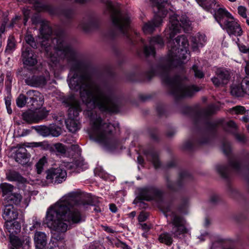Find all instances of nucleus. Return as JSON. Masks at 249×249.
I'll use <instances>...</instances> for the list:
<instances>
[{"instance_id":"obj_1","label":"nucleus","mask_w":249,"mask_h":249,"mask_svg":"<svg viewBox=\"0 0 249 249\" xmlns=\"http://www.w3.org/2000/svg\"><path fill=\"white\" fill-rule=\"evenodd\" d=\"M40 32L42 38L41 47L50 59L51 67H57L64 59L71 63L68 82L71 90L79 92L87 107L84 113L90 120V137L106 146H111L116 142L112 136L114 127L109 123L103 122L94 109L97 107L101 111L117 113L119 111L117 99L111 91L102 90L94 85L91 75L76 59L75 52L66 42L64 33L52 35V30L47 22L42 23Z\"/></svg>"},{"instance_id":"obj_2","label":"nucleus","mask_w":249,"mask_h":249,"mask_svg":"<svg viewBox=\"0 0 249 249\" xmlns=\"http://www.w3.org/2000/svg\"><path fill=\"white\" fill-rule=\"evenodd\" d=\"M191 25L190 20L185 15L174 14L170 16L169 29L165 30L167 38L170 39L167 44L169 49L167 55L160 60L155 70L152 69L147 72L149 79L154 75H159L162 82L168 86L170 94L176 98L191 96L201 89L194 85H186L185 77L178 75L171 77L173 68L178 66L182 67L183 61L189 56L188 41L185 36L181 35L175 39L173 38L180 33L181 28L185 32L189 31Z\"/></svg>"},{"instance_id":"obj_3","label":"nucleus","mask_w":249,"mask_h":249,"mask_svg":"<svg viewBox=\"0 0 249 249\" xmlns=\"http://www.w3.org/2000/svg\"><path fill=\"white\" fill-rule=\"evenodd\" d=\"M91 205V202L82 199L76 192H71L61 198L47 210L46 224L54 232L52 238L62 241L64 233L71 226L84 221L82 209Z\"/></svg>"},{"instance_id":"obj_4","label":"nucleus","mask_w":249,"mask_h":249,"mask_svg":"<svg viewBox=\"0 0 249 249\" xmlns=\"http://www.w3.org/2000/svg\"><path fill=\"white\" fill-rule=\"evenodd\" d=\"M106 5V12L110 14L114 26L119 32L132 42L131 37V29L130 26V16L127 13L122 12L110 0H102Z\"/></svg>"},{"instance_id":"obj_5","label":"nucleus","mask_w":249,"mask_h":249,"mask_svg":"<svg viewBox=\"0 0 249 249\" xmlns=\"http://www.w3.org/2000/svg\"><path fill=\"white\" fill-rule=\"evenodd\" d=\"M186 224V221L182 216L176 213L173 214L171 220L168 223L171 234L167 232L160 234L158 238L159 241L170 246L173 242L172 236L175 238L178 239L184 237L189 231Z\"/></svg>"},{"instance_id":"obj_6","label":"nucleus","mask_w":249,"mask_h":249,"mask_svg":"<svg viewBox=\"0 0 249 249\" xmlns=\"http://www.w3.org/2000/svg\"><path fill=\"white\" fill-rule=\"evenodd\" d=\"M63 103L69 107V118L66 121L67 127L70 132L74 133L80 128V123L78 119L79 113L82 111L80 102L74 95H71L66 98Z\"/></svg>"},{"instance_id":"obj_7","label":"nucleus","mask_w":249,"mask_h":249,"mask_svg":"<svg viewBox=\"0 0 249 249\" xmlns=\"http://www.w3.org/2000/svg\"><path fill=\"white\" fill-rule=\"evenodd\" d=\"M222 148L224 154L229 157V166L217 165L216 169L222 178H227L230 174V169L237 173H240L242 170V166L236 157L231 156V147L229 142H224Z\"/></svg>"},{"instance_id":"obj_8","label":"nucleus","mask_w":249,"mask_h":249,"mask_svg":"<svg viewBox=\"0 0 249 249\" xmlns=\"http://www.w3.org/2000/svg\"><path fill=\"white\" fill-rule=\"evenodd\" d=\"M217 109V107L214 105L208 106L207 107L202 110L200 114L197 115V120L196 121V124L203 123L204 122L205 126L208 131H212L215 129V125L214 123L207 120L209 116L214 113Z\"/></svg>"},{"instance_id":"obj_9","label":"nucleus","mask_w":249,"mask_h":249,"mask_svg":"<svg viewBox=\"0 0 249 249\" xmlns=\"http://www.w3.org/2000/svg\"><path fill=\"white\" fill-rule=\"evenodd\" d=\"M67 175L66 171L61 167L52 168L47 171L46 178L51 182L60 183L66 180Z\"/></svg>"},{"instance_id":"obj_10","label":"nucleus","mask_w":249,"mask_h":249,"mask_svg":"<svg viewBox=\"0 0 249 249\" xmlns=\"http://www.w3.org/2000/svg\"><path fill=\"white\" fill-rule=\"evenodd\" d=\"M191 178V177L188 172H182L180 173L178 180L176 183L173 182L169 178H167L166 179V187L170 191L177 192Z\"/></svg>"},{"instance_id":"obj_11","label":"nucleus","mask_w":249,"mask_h":249,"mask_svg":"<svg viewBox=\"0 0 249 249\" xmlns=\"http://www.w3.org/2000/svg\"><path fill=\"white\" fill-rule=\"evenodd\" d=\"M231 75L230 72L224 69H218L215 71V75L211 78V81L216 87L227 85L230 81Z\"/></svg>"},{"instance_id":"obj_12","label":"nucleus","mask_w":249,"mask_h":249,"mask_svg":"<svg viewBox=\"0 0 249 249\" xmlns=\"http://www.w3.org/2000/svg\"><path fill=\"white\" fill-rule=\"evenodd\" d=\"M223 29H226L230 36L233 35L240 36L242 35L243 31L237 19L233 16L229 18L228 20L225 21V23L221 26Z\"/></svg>"},{"instance_id":"obj_13","label":"nucleus","mask_w":249,"mask_h":249,"mask_svg":"<svg viewBox=\"0 0 249 249\" xmlns=\"http://www.w3.org/2000/svg\"><path fill=\"white\" fill-rule=\"evenodd\" d=\"M138 197L142 200L150 201L155 197L160 196L161 192L156 187L146 186L138 189Z\"/></svg>"},{"instance_id":"obj_14","label":"nucleus","mask_w":249,"mask_h":249,"mask_svg":"<svg viewBox=\"0 0 249 249\" xmlns=\"http://www.w3.org/2000/svg\"><path fill=\"white\" fill-rule=\"evenodd\" d=\"M9 238L10 242L13 246L12 248L16 249H28L31 244V238L29 236L25 235L19 237L14 234L10 233Z\"/></svg>"},{"instance_id":"obj_15","label":"nucleus","mask_w":249,"mask_h":249,"mask_svg":"<svg viewBox=\"0 0 249 249\" xmlns=\"http://www.w3.org/2000/svg\"><path fill=\"white\" fill-rule=\"evenodd\" d=\"M165 16H163L160 13L157 12L153 19L151 21L145 23L142 27L143 33L147 34L152 33L156 27L160 25L162 22V19Z\"/></svg>"},{"instance_id":"obj_16","label":"nucleus","mask_w":249,"mask_h":249,"mask_svg":"<svg viewBox=\"0 0 249 249\" xmlns=\"http://www.w3.org/2000/svg\"><path fill=\"white\" fill-rule=\"evenodd\" d=\"M5 199L8 204H15L21 208H26L30 201V198L28 197L25 198L23 200L21 195L18 193H13L5 197Z\"/></svg>"},{"instance_id":"obj_17","label":"nucleus","mask_w":249,"mask_h":249,"mask_svg":"<svg viewBox=\"0 0 249 249\" xmlns=\"http://www.w3.org/2000/svg\"><path fill=\"white\" fill-rule=\"evenodd\" d=\"M150 46H145L144 48V53L146 56L155 55V49L154 46H157L158 47H162L164 45V42L162 38L160 36H154L151 38Z\"/></svg>"},{"instance_id":"obj_18","label":"nucleus","mask_w":249,"mask_h":249,"mask_svg":"<svg viewBox=\"0 0 249 249\" xmlns=\"http://www.w3.org/2000/svg\"><path fill=\"white\" fill-rule=\"evenodd\" d=\"M21 57L23 63L25 66H34L37 62L36 55L29 47H26L23 49Z\"/></svg>"},{"instance_id":"obj_19","label":"nucleus","mask_w":249,"mask_h":249,"mask_svg":"<svg viewBox=\"0 0 249 249\" xmlns=\"http://www.w3.org/2000/svg\"><path fill=\"white\" fill-rule=\"evenodd\" d=\"M213 11H209L213 14V17L216 21L219 23L220 26H222L225 23V21L228 20L232 16L225 8H218Z\"/></svg>"},{"instance_id":"obj_20","label":"nucleus","mask_w":249,"mask_h":249,"mask_svg":"<svg viewBox=\"0 0 249 249\" xmlns=\"http://www.w3.org/2000/svg\"><path fill=\"white\" fill-rule=\"evenodd\" d=\"M24 144H18L17 147L18 149L16 151L15 155V160L18 163L24 165L29 160L30 155L27 153V150L24 147Z\"/></svg>"},{"instance_id":"obj_21","label":"nucleus","mask_w":249,"mask_h":249,"mask_svg":"<svg viewBox=\"0 0 249 249\" xmlns=\"http://www.w3.org/2000/svg\"><path fill=\"white\" fill-rule=\"evenodd\" d=\"M18 214L17 210L13 205L6 204L3 210L2 217L5 221V223H7L16 220L18 218Z\"/></svg>"},{"instance_id":"obj_22","label":"nucleus","mask_w":249,"mask_h":249,"mask_svg":"<svg viewBox=\"0 0 249 249\" xmlns=\"http://www.w3.org/2000/svg\"><path fill=\"white\" fill-rule=\"evenodd\" d=\"M25 82L29 86L38 87L46 85L47 83V79L42 75H33L31 78L26 79L25 80Z\"/></svg>"},{"instance_id":"obj_23","label":"nucleus","mask_w":249,"mask_h":249,"mask_svg":"<svg viewBox=\"0 0 249 249\" xmlns=\"http://www.w3.org/2000/svg\"><path fill=\"white\" fill-rule=\"evenodd\" d=\"M34 239L36 247L38 249H43L47 244V236L43 232L36 231Z\"/></svg>"},{"instance_id":"obj_24","label":"nucleus","mask_w":249,"mask_h":249,"mask_svg":"<svg viewBox=\"0 0 249 249\" xmlns=\"http://www.w3.org/2000/svg\"><path fill=\"white\" fill-rule=\"evenodd\" d=\"M147 159L151 161L156 169L160 167L161 163L159 159L157 152L153 149H150L144 152Z\"/></svg>"},{"instance_id":"obj_25","label":"nucleus","mask_w":249,"mask_h":249,"mask_svg":"<svg viewBox=\"0 0 249 249\" xmlns=\"http://www.w3.org/2000/svg\"><path fill=\"white\" fill-rule=\"evenodd\" d=\"M197 3L207 11H212L218 6L216 0H196Z\"/></svg>"},{"instance_id":"obj_26","label":"nucleus","mask_w":249,"mask_h":249,"mask_svg":"<svg viewBox=\"0 0 249 249\" xmlns=\"http://www.w3.org/2000/svg\"><path fill=\"white\" fill-rule=\"evenodd\" d=\"M49 149L52 154L56 156H63L66 154L67 151L66 146L59 142L52 145Z\"/></svg>"},{"instance_id":"obj_27","label":"nucleus","mask_w":249,"mask_h":249,"mask_svg":"<svg viewBox=\"0 0 249 249\" xmlns=\"http://www.w3.org/2000/svg\"><path fill=\"white\" fill-rule=\"evenodd\" d=\"M231 93L235 97H243L245 94L242 83L233 82L231 86Z\"/></svg>"},{"instance_id":"obj_28","label":"nucleus","mask_w":249,"mask_h":249,"mask_svg":"<svg viewBox=\"0 0 249 249\" xmlns=\"http://www.w3.org/2000/svg\"><path fill=\"white\" fill-rule=\"evenodd\" d=\"M27 94L30 96V101L33 104L36 103V105L42 106L44 102V98L39 92L36 90H30L28 91Z\"/></svg>"},{"instance_id":"obj_29","label":"nucleus","mask_w":249,"mask_h":249,"mask_svg":"<svg viewBox=\"0 0 249 249\" xmlns=\"http://www.w3.org/2000/svg\"><path fill=\"white\" fill-rule=\"evenodd\" d=\"M7 179L10 181H16L19 183H25L27 182L25 178L19 173L15 171H10L6 174Z\"/></svg>"},{"instance_id":"obj_30","label":"nucleus","mask_w":249,"mask_h":249,"mask_svg":"<svg viewBox=\"0 0 249 249\" xmlns=\"http://www.w3.org/2000/svg\"><path fill=\"white\" fill-rule=\"evenodd\" d=\"M206 41V36L204 35L199 34L197 36L193 37L192 39L193 51H196L198 48L202 47Z\"/></svg>"},{"instance_id":"obj_31","label":"nucleus","mask_w":249,"mask_h":249,"mask_svg":"<svg viewBox=\"0 0 249 249\" xmlns=\"http://www.w3.org/2000/svg\"><path fill=\"white\" fill-rule=\"evenodd\" d=\"M4 227L10 234H17L20 232L21 229L20 224L18 221H15L12 223L11 222L5 223Z\"/></svg>"},{"instance_id":"obj_32","label":"nucleus","mask_w":249,"mask_h":249,"mask_svg":"<svg viewBox=\"0 0 249 249\" xmlns=\"http://www.w3.org/2000/svg\"><path fill=\"white\" fill-rule=\"evenodd\" d=\"M14 188V186L8 183L5 182L0 184V189L1 190L3 196H8L12 194Z\"/></svg>"},{"instance_id":"obj_33","label":"nucleus","mask_w":249,"mask_h":249,"mask_svg":"<svg viewBox=\"0 0 249 249\" xmlns=\"http://www.w3.org/2000/svg\"><path fill=\"white\" fill-rule=\"evenodd\" d=\"M21 116L22 119L26 122L29 124L36 123L34 112L31 111H26L23 112Z\"/></svg>"},{"instance_id":"obj_34","label":"nucleus","mask_w":249,"mask_h":249,"mask_svg":"<svg viewBox=\"0 0 249 249\" xmlns=\"http://www.w3.org/2000/svg\"><path fill=\"white\" fill-rule=\"evenodd\" d=\"M35 129L43 137H48L50 136V125L46 126L45 125H38L34 126Z\"/></svg>"},{"instance_id":"obj_35","label":"nucleus","mask_w":249,"mask_h":249,"mask_svg":"<svg viewBox=\"0 0 249 249\" xmlns=\"http://www.w3.org/2000/svg\"><path fill=\"white\" fill-rule=\"evenodd\" d=\"M50 136L57 137L61 134V129L55 124L50 125Z\"/></svg>"},{"instance_id":"obj_36","label":"nucleus","mask_w":249,"mask_h":249,"mask_svg":"<svg viewBox=\"0 0 249 249\" xmlns=\"http://www.w3.org/2000/svg\"><path fill=\"white\" fill-rule=\"evenodd\" d=\"M48 115V112L43 110H39L37 112H35L36 123H37L45 119Z\"/></svg>"},{"instance_id":"obj_37","label":"nucleus","mask_w":249,"mask_h":249,"mask_svg":"<svg viewBox=\"0 0 249 249\" xmlns=\"http://www.w3.org/2000/svg\"><path fill=\"white\" fill-rule=\"evenodd\" d=\"M16 48V43L13 37H9L7 41V44L6 48V52L11 53Z\"/></svg>"},{"instance_id":"obj_38","label":"nucleus","mask_w":249,"mask_h":249,"mask_svg":"<svg viewBox=\"0 0 249 249\" xmlns=\"http://www.w3.org/2000/svg\"><path fill=\"white\" fill-rule=\"evenodd\" d=\"M25 40L26 42L33 48L36 49L37 48L36 42L32 35L29 34L26 35L25 36Z\"/></svg>"},{"instance_id":"obj_39","label":"nucleus","mask_w":249,"mask_h":249,"mask_svg":"<svg viewBox=\"0 0 249 249\" xmlns=\"http://www.w3.org/2000/svg\"><path fill=\"white\" fill-rule=\"evenodd\" d=\"M30 71L25 68H21L18 70L17 72V76L20 79H27L28 78V75Z\"/></svg>"},{"instance_id":"obj_40","label":"nucleus","mask_w":249,"mask_h":249,"mask_svg":"<svg viewBox=\"0 0 249 249\" xmlns=\"http://www.w3.org/2000/svg\"><path fill=\"white\" fill-rule=\"evenodd\" d=\"M192 70L194 72L195 76L197 78H202L204 76V73L203 72L202 69L198 67L196 65H194L192 68Z\"/></svg>"},{"instance_id":"obj_41","label":"nucleus","mask_w":249,"mask_h":249,"mask_svg":"<svg viewBox=\"0 0 249 249\" xmlns=\"http://www.w3.org/2000/svg\"><path fill=\"white\" fill-rule=\"evenodd\" d=\"M231 112L235 114H245L246 113V110L244 107L236 106L231 109Z\"/></svg>"},{"instance_id":"obj_42","label":"nucleus","mask_w":249,"mask_h":249,"mask_svg":"<svg viewBox=\"0 0 249 249\" xmlns=\"http://www.w3.org/2000/svg\"><path fill=\"white\" fill-rule=\"evenodd\" d=\"M26 102V97L22 94H20L16 100L17 105L18 107H24L25 105Z\"/></svg>"},{"instance_id":"obj_43","label":"nucleus","mask_w":249,"mask_h":249,"mask_svg":"<svg viewBox=\"0 0 249 249\" xmlns=\"http://www.w3.org/2000/svg\"><path fill=\"white\" fill-rule=\"evenodd\" d=\"M46 162V159L45 157L40 159L36 165L37 174H40L43 169L45 163Z\"/></svg>"},{"instance_id":"obj_44","label":"nucleus","mask_w":249,"mask_h":249,"mask_svg":"<svg viewBox=\"0 0 249 249\" xmlns=\"http://www.w3.org/2000/svg\"><path fill=\"white\" fill-rule=\"evenodd\" d=\"M13 74L11 71H7L6 79L5 81V86L7 89H10L12 86L13 80Z\"/></svg>"},{"instance_id":"obj_45","label":"nucleus","mask_w":249,"mask_h":249,"mask_svg":"<svg viewBox=\"0 0 249 249\" xmlns=\"http://www.w3.org/2000/svg\"><path fill=\"white\" fill-rule=\"evenodd\" d=\"M245 94L249 95V76H246L242 81Z\"/></svg>"},{"instance_id":"obj_46","label":"nucleus","mask_w":249,"mask_h":249,"mask_svg":"<svg viewBox=\"0 0 249 249\" xmlns=\"http://www.w3.org/2000/svg\"><path fill=\"white\" fill-rule=\"evenodd\" d=\"M32 224L33 225L30 228V230L31 231L40 229L41 225L40 221L38 220L36 217L33 218Z\"/></svg>"},{"instance_id":"obj_47","label":"nucleus","mask_w":249,"mask_h":249,"mask_svg":"<svg viewBox=\"0 0 249 249\" xmlns=\"http://www.w3.org/2000/svg\"><path fill=\"white\" fill-rule=\"evenodd\" d=\"M189 199L188 197H183L181 199L180 204L179 206V210L180 211H183V209H185L189 204Z\"/></svg>"},{"instance_id":"obj_48","label":"nucleus","mask_w":249,"mask_h":249,"mask_svg":"<svg viewBox=\"0 0 249 249\" xmlns=\"http://www.w3.org/2000/svg\"><path fill=\"white\" fill-rule=\"evenodd\" d=\"M237 129V125L232 121H230L226 123V130L229 131H235Z\"/></svg>"},{"instance_id":"obj_49","label":"nucleus","mask_w":249,"mask_h":249,"mask_svg":"<svg viewBox=\"0 0 249 249\" xmlns=\"http://www.w3.org/2000/svg\"><path fill=\"white\" fill-rule=\"evenodd\" d=\"M247 9L244 6H240L238 8V14L243 18H245L247 19V18H248L246 14Z\"/></svg>"},{"instance_id":"obj_50","label":"nucleus","mask_w":249,"mask_h":249,"mask_svg":"<svg viewBox=\"0 0 249 249\" xmlns=\"http://www.w3.org/2000/svg\"><path fill=\"white\" fill-rule=\"evenodd\" d=\"M149 214L146 212H141L138 216V221L140 223L145 221L147 219Z\"/></svg>"},{"instance_id":"obj_51","label":"nucleus","mask_w":249,"mask_h":249,"mask_svg":"<svg viewBox=\"0 0 249 249\" xmlns=\"http://www.w3.org/2000/svg\"><path fill=\"white\" fill-rule=\"evenodd\" d=\"M196 143L192 141H189L185 142L183 144V148L185 149H192L193 148Z\"/></svg>"},{"instance_id":"obj_52","label":"nucleus","mask_w":249,"mask_h":249,"mask_svg":"<svg viewBox=\"0 0 249 249\" xmlns=\"http://www.w3.org/2000/svg\"><path fill=\"white\" fill-rule=\"evenodd\" d=\"M140 227L145 232H148L151 228V225L147 223H139Z\"/></svg>"},{"instance_id":"obj_53","label":"nucleus","mask_w":249,"mask_h":249,"mask_svg":"<svg viewBox=\"0 0 249 249\" xmlns=\"http://www.w3.org/2000/svg\"><path fill=\"white\" fill-rule=\"evenodd\" d=\"M235 138L239 142H245L247 141V139L245 135L242 134H236Z\"/></svg>"},{"instance_id":"obj_54","label":"nucleus","mask_w":249,"mask_h":249,"mask_svg":"<svg viewBox=\"0 0 249 249\" xmlns=\"http://www.w3.org/2000/svg\"><path fill=\"white\" fill-rule=\"evenodd\" d=\"M8 21V19L7 18H5L2 21L1 26L0 27V34L1 36V34L5 32V26ZM1 37V36H0Z\"/></svg>"},{"instance_id":"obj_55","label":"nucleus","mask_w":249,"mask_h":249,"mask_svg":"<svg viewBox=\"0 0 249 249\" xmlns=\"http://www.w3.org/2000/svg\"><path fill=\"white\" fill-rule=\"evenodd\" d=\"M209 141V138L207 135L203 136L200 139H199L197 142L199 144H203L208 142Z\"/></svg>"},{"instance_id":"obj_56","label":"nucleus","mask_w":249,"mask_h":249,"mask_svg":"<svg viewBox=\"0 0 249 249\" xmlns=\"http://www.w3.org/2000/svg\"><path fill=\"white\" fill-rule=\"evenodd\" d=\"M23 14L24 15V22L25 25L26 22L27 21L29 18L30 11L28 9H23Z\"/></svg>"},{"instance_id":"obj_57","label":"nucleus","mask_w":249,"mask_h":249,"mask_svg":"<svg viewBox=\"0 0 249 249\" xmlns=\"http://www.w3.org/2000/svg\"><path fill=\"white\" fill-rule=\"evenodd\" d=\"M103 229L107 232L114 233L115 231L111 227L107 226H102Z\"/></svg>"},{"instance_id":"obj_58","label":"nucleus","mask_w":249,"mask_h":249,"mask_svg":"<svg viewBox=\"0 0 249 249\" xmlns=\"http://www.w3.org/2000/svg\"><path fill=\"white\" fill-rule=\"evenodd\" d=\"M109 210L112 213H115L117 212L118 209L114 204H109Z\"/></svg>"},{"instance_id":"obj_59","label":"nucleus","mask_w":249,"mask_h":249,"mask_svg":"<svg viewBox=\"0 0 249 249\" xmlns=\"http://www.w3.org/2000/svg\"><path fill=\"white\" fill-rule=\"evenodd\" d=\"M240 51L245 53L247 54L249 53V47L247 48L246 46L243 45L239 47Z\"/></svg>"},{"instance_id":"obj_60","label":"nucleus","mask_w":249,"mask_h":249,"mask_svg":"<svg viewBox=\"0 0 249 249\" xmlns=\"http://www.w3.org/2000/svg\"><path fill=\"white\" fill-rule=\"evenodd\" d=\"M218 199V197L216 195H213L211 196L210 198V201L212 203H215Z\"/></svg>"},{"instance_id":"obj_61","label":"nucleus","mask_w":249,"mask_h":249,"mask_svg":"<svg viewBox=\"0 0 249 249\" xmlns=\"http://www.w3.org/2000/svg\"><path fill=\"white\" fill-rule=\"evenodd\" d=\"M120 247L122 249H131L130 247H129L127 245L124 243H120Z\"/></svg>"},{"instance_id":"obj_62","label":"nucleus","mask_w":249,"mask_h":249,"mask_svg":"<svg viewBox=\"0 0 249 249\" xmlns=\"http://www.w3.org/2000/svg\"><path fill=\"white\" fill-rule=\"evenodd\" d=\"M30 132V130L28 129H24L22 132L21 134H20V136L24 137L28 135Z\"/></svg>"},{"instance_id":"obj_63","label":"nucleus","mask_w":249,"mask_h":249,"mask_svg":"<svg viewBox=\"0 0 249 249\" xmlns=\"http://www.w3.org/2000/svg\"><path fill=\"white\" fill-rule=\"evenodd\" d=\"M240 120L244 122V123H247V122H249V116L248 115H244V116H243L241 119Z\"/></svg>"},{"instance_id":"obj_64","label":"nucleus","mask_w":249,"mask_h":249,"mask_svg":"<svg viewBox=\"0 0 249 249\" xmlns=\"http://www.w3.org/2000/svg\"><path fill=\"white\" fill-rule=\"evenodd\" d=\"M245 71L246 74L249 76V63H247L245 67Z\"/></svg>"}]
</instances>
